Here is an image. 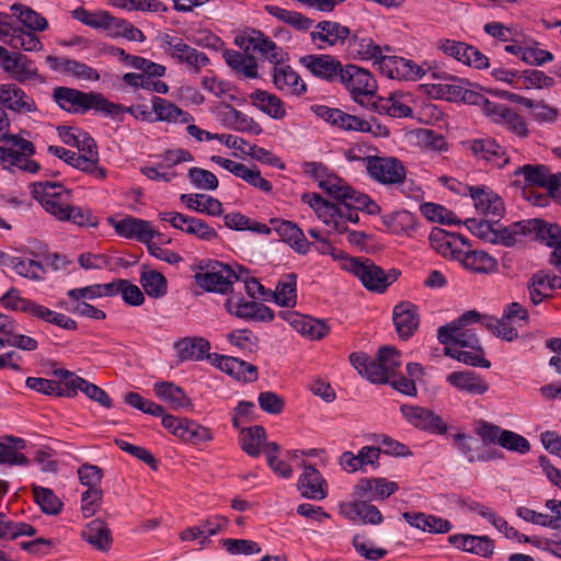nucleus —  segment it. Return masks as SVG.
I'll return each mask as SVG.
<instances>
[{"label":"nucleus","mask_w":561,"mask_h":561,"mask_svg":"<svg viewBox=\"0 0 561 561\" xmlns=\"http://www.w3.org/2000/svg\"><path fill=\"white\" fill-rule=\"evenodd\" d=\"M369 178L382 185H397L403 194L410 196L412 182L407 181V170L403 163L396 157L365 156L358 157Z\"/></svg>","instance_id":"obj_1"},{"label":"nucleus","mask_w":561,"mask_h":561,"mask_svg":"<svg viewBox=\"0 0 561 561\" xmlns=\"http://www.w3.org/2000/svg\"><path fill=\"white\" fill-rule=\"evenodd\" d=\"M480 313L476 310L466 311L457 320L438 328L437 339L445 346L468 347L481 351V345L476 332L467 328L471 323H478Z\"/></svg>","instance_id":"obj_2"},{"label":"nucleus","mask_w":561,"mask_h":561,"mask_svg":"<svg viewBox=\"0 0 561 561\" xmlns=\"http://www.w3.org/2000/svg\"><path fill=\"white\" fill-rule=\"evenodd\" d=\"M55 102L68 113H87L90 110L104 114L107 99L102 93L83 92L73 88L57 87Z\"/></svg>","instance_id":"obj_3"},{"label":"nucleus","mask_w":561,"mask_h":561,"mask_svg":"<svg viewBox=\"0 0 561 561\" xmlns=\"http://www.w3.org/2000/svg\"><path fill=\"white\" fill-rule=\"evenodd\" d=\"M348 271L362 282L366 289L379 294L386 291L400 275V272L396 268H391L386 273L370 259L362 260L358 257L350 260Z\"/></svg>","instance_id":"obj_4"},{"label":"nucleus","mask_w":561,"mask_h":561,"mask_svg":"<svg viewBox=\"0 0 561 561\" xmlns=\"http://www.w3.org/2000/svg\"><path fill=\"white\" fill-rule=\"evenodd\" d=\"M201 272L195 274V283L203 289L213 293L227 294L239 275L227 264L219 261H208L199 266Z\"/></svg>","instance_id":"obj_5"},{"label":"nucleus","mask_w":561,"mask_h":561,"mask_svg":"<svg viewBox=\"0 0 561 561\" xmlns=\"http://www.w3.org/2000/svg\"><path fill=\"white\" fill-rule=\"evenodd\" d=\"M344 48L350 59L373 61L374 65H378L383 53L391 51L390 46H380L366 31L360 28L351 30L350 37Z\"/></svg>","instance_id":"obj_6"},{"label":"nucleus","mask_w":561,"mask_h":561,"mask_svg":"<svg viewBox=\"0 0 561 561\" xmlns=\"http://www.w3.org/2000/svg\"><path fill=\"white\" fill-rule=\"evenodd\" d=\"M377 66L380 72L389 79L412 81L421 80L427 77L430 72L428 67H432L427 62L417 65L411 59H405L399 56H390L386 55L385 53Z\"/></svg>","instance_id":"obj_7"},{"label":"nucleus","mask_w":561,"mask_h":561,"mask_svg":"<svg viewBox=\"0 0 561 561\" xmlns=\"http://www.w3.org/2000/svg\"><path fill=\"white\" fill-rule=\"evenodd\" d=\"M337 83H341L356 102L359 96L374 95L377 89L371 72L353 64L343 66Z\"/></svg>","instance_id":"obj_8"},{"label":"nucleus","mask_w":561,"mask_h":561,"mask_svg":"<svg viewBox=\"0 0 561 561\" xmlns=\"http://www.w3.org/2000/svg\"><path fill=\"white\" fill-rule=\"evenodd\" d=\"M351 28L337 21L323 20L316 24L310 32L311 43L319 49L345 47Z\"/></svg>","instance_id":"obj_9"},{"label":"nucleus","mask_w":561,"mask_h":561,"mask_svg":"<svg viewBox=\"0 0 561 561\" xmlns=\"http://www.w3.org/2000/svg\"><path fill=\"white\" fill-rule=\"evenodd\" d=\"M299 64L314 78L329 83H337L343 64L330 54H309L299 58Z\"/></svg>","instance_id":"obj_10"},{"label":"nucleus","mask_w":561,"mask_h":561,"mask_svg":"<svg viewBox=\"0 0 561 561\" xmlns=\"http://www.w3.org/2000/svg\"><path fill=\"white\" fill-rule=\"evenodd\" d=\"M400 412L403 419L413 427L431 434L443 435L447 432V424L434 411L414 404H401Z\"/></svg>","instance_id":"obj_11"},{"label":"nucleus","mask_w":561,"mask_h":561,"mask_svg":"<svg viewBox=\"0 0 561 561\" xmlns=\"http://www.w3.org/2000/svg\"><path fill=\"white\" fill-rule=\"evenodd\" d=\"M437 48L446 56L453 57L469 67L476 69H486L490 67L489 58L477 47L467 43L445 38L437 43Z\"/></svg>","instance_id":"obj_12"},{"label":"nucleus","mask_w":561,"mask_h":561,"mask_svg":"<svg viewBox=\"0 0 561 561\" xmlns=\"http://www.w3.org/2000/svg\"><path fill=\"white\" fill-rule=\"evenodd\" d=\"M158 217L160 220L169 222L173 228L193 234L204 241H211L218 237L217 231L199 218L176 211L159 213Z\"/></svg>","instance_id":"obj_13"},{"label":"nucleus","mask_w":561,"mask_h":561,"mask_svg":"<svg viewBox=\"0 0 561 561\" xmlns=\"http://www.w3.org/2000/svg\"><path fill=\"white\" fill-rule=\"evenodd\" d=\"M465 146L478 160H483L494 168L502 169L510 162L506 150L494 138L470 139Z\"/></svg>","instance_id":"obj_14"},{"label":"nucleus","mask_w":561,"mask_h":561,"mask_svg":"<svg viewBox=\"0 0 561 561\" xmlns=\"http://www.w3.org/2000/svg\"><path fill=\"white\" fill-rule=\"evenodd\" d=\"M302 201L309 204V206L317 214L318 218L322 220V222L328 227H331L339 233H344L347 231V226H345L341 219L344 215L341 211L340 203H331L317 193L305 194L302 196Z\"/></svg>","instance_id":"obj_15"},{"label":"nucleus","mask_w":561,"mask_h":561,"mask_svg":"<svg viewBox=\"0 0 561 561\" xmlns=\"http://www.w3.org/2000/svg\"><path fill=\"white\" fill-rule=\"evenodd\" d=\"M431 247L442 256L460 261L468 241L458 233L442 228H434L428 237Z\"/></svg>","instance_id":"obj_16"},{"label":"nucleus","mask_w":561,"mask_h":561,"mask_svg":"<svg viewBox=\"0 0 561 561\" xmlns=\"http://www.w3.org/2000/svg\"><path fill=\"white\" fill-rule=\"evenodd\" d=\"M427 77L438 82L432 83V92L440 99L449 102H458L461 98L465 83L463 79L451 76L436 66L428 67Z\"/></svg>","instance_id":"obj_17"},{"label":"nucleus","mask_w":561,"mask_h":561,"mask_svg":"<svg viewBox=\"0 0 561 561\" xmlns=\"http://www.w3.org/2000/svg\"><path fill=\"white\" fill-rule=\"evenodd\" d=\"M272 79L275 88L285 94L301 96L307 92V84L300 75L286 61L274 65Z\"/></svg>","instance_id":"obj_18"},{"label":"nucleus","mask_w":561,"mask_h":561,"mask_svg":"<svg viewBox=\"0 0 561 561\" xmlns=\"http://www.w3.org/2000/svg\"><path fill=\"white\" fill-rule=\"evenodd\" d=\"M399 490L397 482L388 481L385 478L360 479L353 489V495L358 500H385Z\"/></svg>","instance_id":"obj_19"},{"label":"nucleus","mask_w":561,"mask_h":561,"mask_svg":"<svg viewBox=\"0 0 561 561\" xmlns=\"http://www.w3.org/2000/svg\"><path fill=\"white\" fill-rule=\"evenodd\" d=\"M392 321L401 340H409L420 325V314L416 305L401 301L393 307Z\"/></svg>","instance_id":"obj_20"},{"label":"nucleus","mask_w":561,"mask_h":561,"mask_svg":"<svg viewBox=\"0 0 561 561\" xmlns=\"http://www.w3.org/2000/svg\"><path fill=\"white\" fill-rule=\"evenodd\" d=\"M301 335L312 340H320L329 333V325L323 320L304 316L295 311H282L278 314Z\"/></svg>","instance_id":"obj_21"},{"label":"nucleus","mask_w":561,"mask_h":561,"mask_svg":"<svg viewBox=\"0 0 561 561\" xmlns=\"http://www.w3.org/2000/svg\"><path fill=\"white\" fill-rule=\"evenodd\" d=\"M468 192L476 209L492 219H500L504 213L502 198L490 187L484 185L468 186Z\"/></svg>","instance_id":"obj_22"},{"label":"nucleus","mask_w":561,"mask_h":561,"mask_svg":"<svg viewBox=\"0 0 561 561\" xmlns=\"http://www.w3.org/2000/svg\"><path fill=\"white\" fill-rule=\"evenodd\" d=\"M339 513L351 522L370 525H379L383 522L380 511L367 500L357 499V501L351 503H341L339 505Z\"/></svg>","instance_id":"obj_23"},{"label":"nucleus","mask_w":561,"mask_h":561,"mask_svg":"<svg viewBox=\"0 0 561 561\" xmlns=\"http://www.w3.org/2000/svg\"><path fill=\"white\" fill-rule=\"evenodd\" d=\"M113 224L115 232L127 239H136L141 243H149L150 240L153 239L154 236L161 237V234L154 231L151 228L149 221L135 218V217H126L124 219L115 221L114 219H110Z\"/></svg>","instance_id":"obj_24"},{"label":"nucleus","mask_w":561,"mask_h":561,"mask_svg":"<svg viewBox=\"0 0 561 561\" xmlns=\"http://www.w3.org/2000/svg\"><path fill=\"white\" fill-rule=\"evenodd\" d=\"M0 104L15 113H34L37 111L34 100L14 83L0 84Z\"/></svg>","instance_id":"obj_25"},{"label":"nucleus","mask_w":561,"mask_h":561,"mask_svg":"<svg viewBox=\"0 0 561 561\" xmlns=\"http://www.w3.org/2000/svg\"><path fill=\"white\" fill-rule=\"evenodd\" d=\"M297 488L301 496L321 501L328 496V483L320 471L313 466H306L300 474Z\"/></svg>","instance_id":"obj_26"},{"label":"nucleus","mask_w":561,"mask_h":561,"mask_svg":"<svg viewBox=\"0 0 561 561\" xmlns=\"http://www.w3.org/2000/svg\"><path fill=\"white\" fill-rule=\"evenodd\" d=\"M250 46L261 58L273 65L288 60V54L261 31L251 30V33L248 34V48Z\"/></svg>","instance_id":"obj_27"},{"label":"nucleus","mask_w":561,"mask_h":561,"mask_svg":"<svg viewBox=\"0 0 561 561\" xmlns=\"http://www.w3.org/2000/svg\"><path fill=\"white\" fill-rule=\"evenodd\" d=\"M529 237L535 239L552 251H557L561 247V225L547 221L540 218L528 219Z\"/></svg>","instance_id":"obj_28"},{"label":"nucleus","mask_w":561,"mask_h":561,"mask_svg":"<svg viewBox=\"0 0 561 561\" xmlns=\"http://www.w3.org/2000/svg\"><path fill=\"white\" fill-rule=\"evenodd\" d=\"M489 118L493 123L505 127L507 130L512 131L518 137L524 138L529 134L527 124L523 116H520L505 104L496 103L495 107L489 115Z\"/></svg>","instance_id":"obj_29"},{"label":"nucleus","mask_w":561,"mask_h":561,"mask_svg":"<svg viewBox=\"0 0 561 561\" xmlns=\"http://www.w3.org/2000/svg\"><path fill=\"white\" fill-rule=\"evenodd\" d=\"M57 134L65 145L76 147L80 152L79 156L96 154V142L85 130L71 126H58Z\"/></svg>","instance_id":"obj_30"},{"label":"nucleus","mask_w":561,"mask_h":561,"mask_svg":"<svg viewBox=\"0 0 561 561\" xmlns=\"http://www.w3.org/2000/svg\"><path fill=\"white\" fill-rule=\"evenodd\" d=\"M459 263L463 268L479 274H492L497 271V260L482 250L471 249L470 244L466 247Z\"/></svg>","instance_id":"obj_31"},{"label":"nucleus","mask_w":561,"mask_h":561,"mask_svg":"<svg viewBox=\"0 0 561 561\" xmlns=\"http://www.w3.org/2000/svg\"><path fill=\"white\" fill-rule=\"evenodd\" d=\"M446 381L459 391L472 396L484 394L489 390L488 382L472 370L453 371Z\"/></svg>","instance_id":"obj_32"},{"label":"nucleus","mask_w":561,"mask_h":561,"mask_svg":"<svg viewBox=\"0 0 561 561\" xmlns=\"http://www.w3.org/2000/svg\"><path fill=\"white\" fill-rule=\"evenodd\" d=\"M249 99L255 108L273 119H283L287 114L284 102L272 92L255 89Z\"/></svg>","instance_id":"obj_33"},{"label":"nucleus","mask_w":561,"mask_h":561,"mask_svg":"<svg viewBox=\"0 0 561 561\" xmlns=\"http://www.w3.org/2000/svg\"><path fill=\"white\" fill-rule=\"evenodd\" d=\"M274 230L282 238V240L288 243L299 254H306L311 247V243L307 240L304 231L294 222L289 220H272Z\"/></svg>","instance_id":"obj_34"},{"label":"nucleus","mask_w":561,"mask_h":561,"mask_svg":"<svg viewBox=\"0 0 561 561\" xmlns=\"http://www.w3.org/2000/svg\"><path fill=\"white\" fill-rule=\"evenodd\" d=\"M527 287L531 302L539 305L550 296L548 291L561 288V277L538 271L530 277Z\"/></svg>","instance_id":"obj_35"},{"label":"nucleus","mask_w":561,"mask_h":561,"mask_svg":"<svg viewBox=\"0 0 561 561\" xmlns=\"http://www.w3.org/2000/svg\"><path fill=\"white\" fill-rule=\"evenodd\" d=\"M407 376L399 374L398 371L388 380L389 383L398 392L408 396L416 397L417 388L416 381L424 375L423 367L419 363H408L405 367Z\"/></svg>","instance_id":"obj_36"},{"label":"nucleus","mask_w":561,"mask_h":561,"mask_svg":"<svg viewBox=\"0 0 561 561\" xmlns=\"http://www.w3.org/2000/svg\"><path fill=\"white\" fill-rule=\"evenodd\" d=\"M151 104L152 112L156 114V117L152 118V122L156 121L185 124L190 121H193V116L190 113L181 110L179 106L167 99L152 96Z\"/></svg>","instance_id":"obj_37"},{"label":"nucleus","mask_w":561,"mask_h":561,"mask_svg":"<svg viewBox=\"0 0 561 561\" xmlns=\"http://www.w3.org/2000/svg\"><path fill=\"white\" fill-rule=\"evenodd\" d=\"M81 537L100 551L110 550L113 542L111 529L107 524L101 519L91 520L81 531Z\"/></svg>","instance_id":"obj_38"},{"label":"nucleus","mask_w":561,"mask_h":561,"mask_svg":"<svg viewBox=\"0 0 561 561\" xmlns=\"http://www.w3.org/2000/svg\"><path fill=\"white\" fill-rule=\"evenodd\" d=\"M178 357L184 360H199L204 357L211 358L208 353L210 350L209 342L204 337H184L174 343Z\"/></svg>","instance_id":"obj_39"},{"label":"nucleus","mask_w":561,"mask_h":561,"mask_svg":"<svg viewBox=\"0 0 561 561\" xmlns=\"http://www.w3.org/2000/svg\"><path fill=\"white\" fill-rule=\"evenodd\" d=\"M176 43L178 45L173 46V51L171 53L170 57L178 64L186 65L190 67V69L197 73L209 62V58L205 53L190 46L188 44L184 43L183 39Z\"/></svg>","instance_id":"obj_40"},{"label":"nucleus","mask_w":561,"mask_h":561,"mask_svg":"<svg viewBox=\"0 0 561 561\" xmlns=\"http://www.w3.org/2000/svg\"><path fill=\"white\" fill-rule=\"evenodd\" d=\"M107 24L105 25L104 31L108 32V36L112 38L123 37L130 42L144 43L146 41V35L144 32L136 27L133 23H130L126 19L116 18L114 15H110L107 18Z\"/></svg>","instance_id":"obj_41"},{"label":"nucleus","mask_w":561,"mask_h":561,"mask_svg":"<svg viewBox=\"0 0 561 561\" xmlns=\"http://www.w3.org/2000/svg\"><path fill=\"white\" fill-rule=\"evenodd\" d=\"M271 301L280 307H295L297 304V275L288 273L277 283L275 290L268 294Z\"/></svg>","instance_id":"obj_42"},{"label":"nucleus","mask_w":561,"mask_h":561,"mask_svg":"<svg viewBox=\"0 0 561 561\" xmlns=\"http://www.w3.org/2000/svg\"><path fill=\"white\" fill-rule=\"evenodd\" d=\"M156 394L169 402L172 409H188L192 408V401L186 396L184 390L170 381H160L154 383Z\"/></svg>","instance_id":"obj_43"},{"label":"nucleus","mask_w":561,"mask_h":561,"mask_svg":"<svg viewBox=\"0 0 561 561\" xmlns=\"http://www.w3.org/2000/svg\"><path fill=\"white\" fill-rule=\"evenodd\" d=\"M453 437L458 450L469 462L489 461L497 457L495 451H480L478 440L474 439L472 436H469L463 433H458L455 434Z\"/></svg>","instance_id":"obj_44"},{"label":"nucleus","mask_w":561,"mask_h":561,"mask_svg":"<svg viewBox=\"0 0 561 561\" xmlns=\"http://www.w3.org/2000/svg\"><path fill=\"white\" fill-rule=\"evenodd\" d=\"M3 439L12 443V445L4 444L0 442V465H9V466H24L28 462V459L25 455L19 453L25 448L26 443L21 437H15L11 435L3 436Z\"/></svg>","instance_id":"obj_45"},{"label":"nucleus","mask_w":561,"mask_h":561,"mask_svg":"<svg viewBox=\"0 0 561 561\" xmlns=\"http://www.w3.org/2000/svg\"><path fill=\"white\" fill-rule=\"evenodd\" d=\"M180 199L186 205L188 209L209 216H218L222 211L221 203L217 198L208 195L182 194Z\"/></svg>","instance_id":"obj_46"},{"label":"nucleus","mask_w":561,"mask_h":561,"mask_svg":"<svg viewBox=\"0 0 561 561\" xmlns=\"http://www.w3.org/2000/svg\"><path fill=\"white\" fill-rule=\"evenodd\" d=\"M528 228V220H520L506 227L496 228V238L493 243L513 247L516 243L522 242L524 237H529Z\"/></svg>","instance_id":"obj_47"},{"label":"nucleus","mask_w":561,"mask_h":561,"mask_svg":"<svg viewBox=\"0 0 561 561\" xmlns=\"http://www.w3.org/2000/svg\"><path fill=\"white\" fill-rule=\"evenodd\" d=\"M126 113L133 115L136 119L152 122V112L146 105L124 106L108 100L106 101L105 116L122 122Z\"/></svg>","instance_id":"obj_48"},{"label":"nucleus","mask_w":561,"mask_h":561,"mask_svg":"<svg viewBox=\"0 0 561 561\" xmlns=\"http://www.w3.org/2000/svg\"><path fill=\"white\" fill-rule=\"evenodd\" d=\"M32 194L39 203H45V199L57 201V199H70L71 192L64 187L61 183L56 182H36L33 184Z\"/></svg>","instance_id":"obj_49"},{"label":"nucleus","mask_w":561,"mask_h":561,"mask_svg":"<svg viewBox=\"0 0 561 561\" xmlns=\"http://www.w3.org/2000/svg\"><path fill=\"white\" fill-rule=\"evenodd\" d=\"M11 11L31 31L43 32L48 27L47 20L27 5L14 3L11 5Z\"/></svg>","instance_id":"obj_50"},{"label":"nucleus","mask_w":561,"mask_h":561,"mask_svg":"<svg viewBox=\"0 0 561 561\" xmlns=\"http://www.w3.org/2000/svg\"><path fill=\"white\" fill-rule=\"evenodd\" d=\"M139 282L149 297L161 298L167 294V278L158 271H142Z\"/></svg>","instance_id":"obj_51"},{"label":"nucleus","mask_w":561,"mask_h":561,"mask_svg":"<svg viewBox=\"0 0 561 561\" xmlns=\"http://www.w3.org/2000/svg\"><path fill=\"white\" fill-rule=\"evenodd\" d=\"M382 221L387 228L396 234L409 233L416 227L415 216L408 210L386 215L382 217Z\"/></svg>","instance_id":"obj_52"},{"label":"nucleus","mask_w":561,"mask_h":561,"mask_svg":"<svg viewBox=\"0 0 561 561\" xmlns=\"http://www.w3.org/2000/svg\"><path fill=\"white\" fill-rule=\"evenodd\" d=\"M54 375L59 378V381H57L59 389H56V397L72 398L77 396L78 390L81 391L83 385L80 381L84 379L75 373L60 368L55 369Z\"/></svg>","instance_id":"obj_53"},{"label":"nucleus","mask_w":561,"mask_h":561,"mask_svg":"<svg viewBox=\"0 0 561 561\" xmlns=\"http://www.w3.org/2000/svg\"><path fill=\"white\" fill-rule=\"evenodd\" d=\"M273 442L267 440L266 431L261 425L248 427V456L259 457L261 455H268L270 445Z\"/></svg>","instance_id":"obj_54"},{"label":"nucleus","mask_w":561,"mask_h":561,"mask_svg":"<svg viewBox=\"0 0 561 561\" xmlns=\"http://www.w3.org/2000/svg\"><path fill=\"white\" fill-rule=\"evenodd\" d=\"M32 493L43 513L57 515L61 511L62 503L50 489L33 484Z\"/></svg>","instance_id":"obj_55"},{"label":"nucleus","mask_w":561,"mask_h":561,"mask_svg":"<svg viewBox=\"0 0 561 561\" xmlns=\"http://www.w3.org/2000/svg\"><path fill=\"white\" fill-rule=\"evenodd\" d=\"M5 43L14 49L26 51H39L43 48L42 42L34 32L24 31L21 27L12 28V36Z\"/></svg>","instance_id":"obj_56"},{"label":"nucleus","mask_w":561,"mask_h":561,"mask_svg":"<svg viewBox=\"0 0 561 561\" xmlns=\"http://www.w3.org/2000/svg\"><path fill=\"white\" fill-rule=\"evenodd\" d=\"M514 174L524 175L525 182L528 185H536L545 188L552 175L549 169L543 164H525L517 168Z\"/></svg>","instance_id":"obj_57"},{"label":"nucleus","mask_w":561,"mask_h":561,"mask_svg":"<svg viewBox=\"0 0 561 561\" xmlns=\"http://www.w3.org/2000/svg\"><path fill=\"white\" fill-rule=\"evenodd\" d=\"M186 443L201 444L211 439L210 431L194 421L183 419L178 436Z\"/></svg>","instance_id":"obj_58"},{"label":"nucleus","mask_w":561,"mask_h":561,"mask_svg":"<svg viewBox=\"0 0 561 561\" xmlns=\"http://www.w3.org/2000/svg\"><path fill=\"white\" fill-rule=\"evenodd\" d=\"M210 359L214 366L218 367L236 380L245 381V362L237 357L218 354H213Z\"/></svg>","instance_id":"obj_59"},{"label":"nucleus","mask_w":561,"mask_h":561,"mask_svg":"<svg viewBox=\"0 0 561 561\" xmlns=\"http://www.w3.org/2000/svg\"><path fill=\"white\" fill-rule=\"evenodd\" d=\"M444 354L458 362L473 367L489 368L491 366L490 360L484 357L483 348L481 351H461L453 346H445Z\"/></svg>","instance_id":"obj_60"},{"label":"nucleus","mask_w":561,"mask_h":561,"mask_svg":"<svg viewBox=\"0 0 561 561\" xmlns=\"http://www.w3.org/2000/svg\"><path fill=\"white\" fill-rule=\"evenodd\" d=\"M123 81L133 88H141L160 94H167L169 92V87L165 82L152 80L151 77L144 73L127 72L123 76Z\"/></svg>","instance_id":"obj_61"},{"label":"nucleus","mask_w":561,"mask_h":561,"mask_svg":"<svg viewBox=\"0 0 561 561\" xmlns=\"http://www.w3.org/2000/svg\"><path fill=\"white\" fill-rule=\"evenodd\" d=\"M71 18L92 28L104 30L111 15L108 11L99 10L90 12L83 7H78L70 12Z\"/></svg>","instance_id":"obj_62"},{"label":"nucleus","mask_w":561,"mask_h":561,"mask_svg":"<svg viewBox=\"0 0 561 561\" xmlns=\"http://www.w3.org/2000/svg\"><path fill=\"white\" fill-rule=\"evenodd\" d=\"M376 360L380 363L388 380L398 371L402 364L401 354L393 346L380 347Z\"/></svg>","instance_id":"obj_63"},{"label":"nucleus","mask_w":561,"mask_h":561,"mask_svg":"<svg viewBox=\"0 0 561 561\" xmlns=\"http://www.w3.org/2000/svg\"><path fill=\"white\" fill-rule=\"evenodd\" d=\"M11 268L14 270L15 273L20 276L32 280L44 279V274L46 272L41 262L31 259H22L19 256H15Z\"/></svg>","instance_id":"obj_64"}]
</instances>
